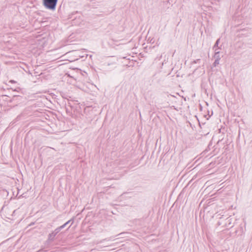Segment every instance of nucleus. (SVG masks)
<instances>
[{"label": "nucleus", "instance_id": "nucleus-1", "mask_svg": "<svg viewBox=\"0 0 252 252\" xmlns=\"http://www.w3.org/2000/svg\"><path fill=\"white\" fill-rule=\"evenodd\" d=\"M44 6L51 10H55L58 0H42Z\"/></svg>", "mask_w": 252, "mask_h": 252}]
</instances>
